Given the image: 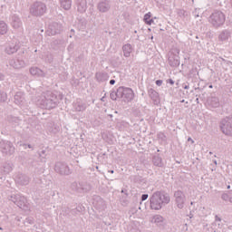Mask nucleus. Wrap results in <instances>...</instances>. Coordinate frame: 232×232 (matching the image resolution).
I'll return each mask as SVG.
<instances>
[{
    "label": "nucleus",
    "instance_id": "1",
    "mask_svg": "<svg viewBox=\"0 0 232 232\" xmlns=\"http://www.w3.org/2000/svg\"><path fill=\"white\" fill-rule=\"evenodd\" d=\"M171 198H169V194L162 191L154 192L150 198V209L154 211H160L166 204L170 202Z\"/></svg>",
    "mask_w": 232,
    "mask_h": 232
},
{
    "label": "nucleus",
    "instance_id": "2",
    "mask_svg": "<svg viewBox=\"0 0 232 232\" xmlns=\"http://www.w3.org/2000/svg\"><path fill=\"white\" fill-rule=\"evenodd\" d=\"M37 104L46 110H53V108H56L57 104H59V99H57L55 94L48 92L44 96L37 100Z\"/></svg>",
    "mask_w": 232,
    "mask_h": 232
},
{
    "label": "nucleus",
    "instance_id": "3",
    "mask_svg": "<svg viewBox=\"0 0 232 232\" xmlns=\"http://www.w3.org/2000/svg\"><path fill=\"white\" fill-rule=\"evenodd\" d=\"M118 95L119 99H122L124 102H131L135 98V93L133 90L126 87H119L118 88Z\"/></svg>",
    "mask_w": 232,
    "mask_h": 232
},
{
    "label": "nucleus",
    "instance_id": "4",
    "mask_svg": "<svg viewBox=\"0 0 232 232\" xmlns=\"http://www.w3.org/2000/svg\"><path fill=\"white\" fill-rule=\"evenodd\" d=\"M209 22L215 28H218L226 23V15L222 11H216L210 15Z\"/></svg>",
    "mask_w": 232,
    "mask_h": 232
},
{
    "label": "nucleus",
    "instance_id": "5",
    "mask_svg": "<svg viewBox=\"0 0 232 232\" xmlns=\"http://www.w3.org/2000/svg\"><path fill=\"white\" fill-rule=\"evenodd\" d=\"M46 13V5L43 2H35L30 7V14L39 17Z\"/></svg>",
    "mask_w": 232,
    "mask_h": 232
},
{
    "label": "nucleus",
    "instance_id": "6",
    "mask_svg": "<svg viewBox=\"0 0 232 232\" xmlns=\"http://www.w3.org/2000/svg\"><path fill=\"white\" fill-rule=\"evenodd\" d=\"M220 130L224 135L232 136V117H227L221 121Z\"/></svg>",
    "mask_w": 232,
    "mask_h": 232
},
{
    "label": "nucleus",
    "instance_id": "7",
    "mask_svg": "<svg viewBox=\"0 0 232 232\" xmlns=\"http://www.w3.org/2000/svg\"><path fill=\"white\" fill-rule=\"evenodd\" d=\"M175 204L178 209H184V206H186V194L182 192V190H177L174 192Z\"/></svg>",
    "mask_w": 232,
    "mask_h": 232
},
{
    "label": "nucleus",
    "instance_id": "8",
    "mask_svg": "<svg viewBox=\"0 0 232 232\" xmlns=\"http://www.w3.org/2000/svg\"><path fill=\"white\" fill-rule=\"evenodd\" d=\"M96 8L100 14H108V12L111 9V0H101Z\"/></svg>",
    "mask_w": 232,
    "mask_h": 232
},
{
    "label": "nucleus",
    "instance_id": "9",
    "mask_svg": "<svg viewBox=\"0 0 232 232\" xmlns=\"http://www.w3.org/2000/svg\"><path fill=\"white\" fill-rule=\"evenodd\" d=\"M54 170L56 173H59L60 175H70L72 174V170H70V168L62 162H56L54 166Z\"/></svg>",
    "mask_w": 232,
    "mask_h": 232
},
{
    "label": "nucleus",
    "instance_id": "10",
    "mask_svg": "<svg viewBox=\"0 0 232 232\" xmlns=\"http://www.w3.org/2000/svg\"><path fill=\"white\" fill-rule=\"evenodd\" d=\"M0 149L2 153H5V155H12L14 151V145L10 141H0Z\"/></svg>",
    "mask_w": 232,
    "mask_h": 232
},
{
    "label": "nucleus",
    "instance_id": "11",
    "mask_svg": "<svg viewBox=\"0 0 232 232\" xmlns=\"http://www.w3.org/2000/svg\"><path fill=\"white\" fill-rule=\"evenodd\" d=\"M62 26L58 23H53L49 25L46 35H57L61 32Z\"/></svg>",
    "mask_w": 232,
    "mask_h": 232
},
{
    "label": "nucleus",
    "instance_id": "12",
    "mask_svg": "<svg viewBox=\"0 0 232 232\" xmlns=\"http://www.w3.org/2000/svg\"><path fill=\"white\" fill-rule=\"evenodd\" d=\"M14 103L17 104V106H20V108H24L25 106H28V103L26 102V100L24 99V94H23V92H17L14 95Z\"/></svg>",
    "mask_w": 232,
    "mask_h": 232
},
{
    "label": "nucleus",
    "instance_id": "13",
    "mask_svg": "<svg viewBox=\"0 0 232 232\" xmlns=\"http://www.w3.org/2000/svg\"><path fill=\"white\" fill-rule=\"evenodd\" d=\"M10 66H13V68H15L16 70H19L21 68H24V66H26V63L21 59H13L10 61Z\"/></svg>",
    "mask_w": 232,
    "mask_h": 232
},
{
    "label": "nucleus",
    "instance_id": "14",
    "mask_svg": "<svg viewBox=\"0 0 232 232\" xmlns=\"http://www.w3.org/2000/svg\"><path fill=\"white\" fill-rule=\"evenodd\" d=\"M11 200H12V202H14V204H16V206H18V208L24 207V198L20 197L19 195L11 196Z\"/></svg>",
    "mask_w": 232,
    "mask_h": 232
},
{
    "label": "nucleus",
    "instance_id": "15",
    "mask_svg": "<svg viewBox=\"0 0 232 232\" xmlns=\"http://www.w3.org/2000/svg\"><path fill=\"white\" fill-rule=\"evenodd\" d=\"M77 10L81 14H84L88 10V2L86 0H77Z\"/></svg>",
    "mask_w": 232,
    "mask_h": 232
},
{
    "label": "nucleus",
    "instance_id": "16",
    "mask_svg": "<svg viewBox=\"0 0 232 232\" xmlns=\"http://www.w3.org/2000/svg\"><path fill=\"white\" fill-rule=\"evenodd\" d=\"M149 96L153 101L154 104H160V96H159V92H157V91L150 89Z\"/></svg>",
    "mask_w": 232,
    "mask_h": 232
},
{
    "label": "nucleus",
    "instance_id": "17",
    "mask_svg": "<svg viewBox=\"0 0 232 232\" xmlns=\"http://www.w3.org/2000/svg\"><path fill=\"white\" fill-rule=\"evenodd\" d=\"M30 73L31 75H34V77H45L46 73L44 72L37 67H31L30 68Z\"/></svg>",
    "mask_w": 232,
    "mask_h": 232
},
{
    "label": "nucleus",
    "instance_id": "18",
    "mask_svg": "<svg viewBox=\"0 0 232 232\" xmlns=\"http://www.w3.org/2000/svg\"><path fill=\"white\" fill-rule=\"evenodd\" d=\"M169 66L177 67L180 64V61L179 60V55L177 54H170L169 56Z\"/></svg>",
    "mask_w": 232,
    "mask_h": 232
},
{
    "label": "nucleus",
    "instance_id": "19",
    "mask_svg": "<svg viewBox=\"0 0 232 232\" xmlns=\"http://www.w3.org/2000/svg\"><path fill=\"white\" fill-rule=\"evenodd\" d=\"M16 182L22 186H27V184L30 182V178H28L26 175L20 174L16 177Z\"/></svg>",
    "mask_w": 232,
    "mask_h": 232
},
{
    "label": "nucleus",
    "instance_id": "20",
    "mask_svg": "<svg viewBox=\"0 0 232 232\" xmlns=\"http://www.w3.org/2000/svg\"><path fill=\"white\" fill-rule=\"evenodd\" d=\"M151 224H156V226H162L164 224V218L160 215H154L150 218Z\"/></svg>",
    "mask_w": 232,
    "mask_h": 232
},
{
    "label": "nucleus",
    "instance_id": "21",
    "mask_svg": "<svg viewBox=\"0 0 232 232\" xmlns=\"http://www.w3.org/2000/svg\"><path fill=\"white\" fill-rule=\"evenodd\" d=\"M11 24L13 28L17 29V28H21V26L23 25V23L21 22V19L19 18V16L13 15Z\"/></svg>",
    "mask_w": 232,
    "mask_h": 232
},
{
    "label": "nucleus",
    "instance_id": "22",
    "mask_svg": "<svg viewBox=\"0 0 232 232\" xmlns=\"http://www.w3.org/2000/svg\"><path fill=\"white\" fill-rule=\"evenodd\" d=\"M122 51L124 57H130L131 55V52H133V47L131 44H127L122 46Z\"/></svg>",
    "mask_w": 232,
    "mask_h": 232
},
{
    "label": "nucleus",
    "instance_id": "23",
    "mask_svg": "<svg viewBox=\"0 0 232 232\" xmlns=\"http://www.w3.org/2000/svg\"><path fill=\"white\" fill-rule=\"evenodd\" d=\"M208 104L212 106V108H218L220 106V100L218 97L212 96L208 99Z\"/></svg>",
    "mask_w": 232,
    "mask_h": 232
},
{
    "label": "nucleus",
    "instance_id": "24",
    "mask_svg": "<svg viewBox=\"0 0 232 232\" xmlns=\"http://www.w3.org/2000/svg\"><path fill=\"white\" fill-rule=\"evenodd\" d=\"M60 5L63 10H70L72 8V0H60Z\"/></svg>",
    "mask_w": 232,
    "mask_h": 232
},
{
    "label": "nucleus",
    "instance_id": "25",
    "mask_svg": "<svg viewBox=\"0 0 232 232\" xmlns=\"http://www.w3.org/2000/svg\"><path fill=\"white\" fill-rule=\"evenodd\" d=\"M8 33V24L5 21H0V35H5Z\"/></svg>",
    "mask_w": 232,
    "mask_h": 232
},
{
    "label": "nucleus",
    "instance_id": "26",
    "mask_svg": "<svg viewBox=\"0 0 232 232\" xmlns=\"http://www.w3.org/2000/svg\"><path fill=\"white\" fill-rule=\"evenodd\" d=\"M231 37V32L225 30L219 34L220 41H227Z\"/></svg>",
    "mask_w": 232,
    "mask_h": 232
},
{
    "label": "nucleus",
    "instance_id": "27",
    "mask_svg": "<svg viewBox=\"0 0 232 232\" xmlns=\"http://www.w3.org/2000/svg\"><path fill=\"white\" fill-rule=\"evenodd\" d=\"M6 53L12 55V53H15L17 52V45L11 44L5 48Z\"/></svg>",
    "mask_w": 232,
    "mask_h": 232
},
{
    "label": "nucleus",
    "instance_id": "28",
    "mask_svg": "<svg viewBox=\"0 0 232 232\" xmlns=\"http://www.w3.org/2000/svg\"><path fill=\"white\" fill-rule=\"evenodd\" d=\"M74 110L76 111H84L86 110V105L81 102L74 103Z\"/></svg>",
    "mask_w": 232,
    "mask_h": 232
},
{
    "label": "nucleus",
    "instance_id": "29",
    "mask_svg": "<svg viewBox=\"0 0 232 232\" xmlns=\"http://www.w3.org/2000/svg\"><path fill=\"white\" fill-rule=\"evenodd\" d=\"M86 24H88V23L86 22V20H82L78 24V28L79 30H81L82 32H84V30H86Z\"/></svg>",
    "mask_w": 232,
    "mask_h": 232
},
{
    "label": "nucleus",
    "instance_id": "30",
    "mask_svg": "<svg viewBox=\"0 0 232 232\" xmlns=\"http://www.w3.org/2000/svg\"><path fill=\"white\" fill-rule=\"evenodd\" d=\"M10 171H12V165L10 164H5L3 166V172L5 174V175H8V173H10Z\"/></svg>",
    "mask_w": 232,
    "mask_h": 232
},
{
    "label": "nucleus",
    "instance_id": "31",
    "mask_svg": "<svg viewBox=\"0 0 232 232\" xmlns=\"http://www.w3.org/2000/svg\"><path fill=\"white\" fill-rule=\"evenodd\" d=\"M153 162H154L155 166L160 167V166H162V158L156 156V157H154Z\"/></svg>",
    "mask_w": 232,
    "mask_h": 232
},
{
    "label": "nucleus",
    "instance_id": "32",
    "mask_svg": "<svg viewBox=\"0 0 232 232\" xmlns=\"http://www.w3.org/2000/svg\"><path fill=\"white\" fill-rule=\"evenodd\" d=\"M214 224L218 227H222V219L218 216H216Z\"/></svg>",
    "mask_w": 232,
    "mask_h": 232
},
{
    "label": "nucleus",
    "instance_id": "33",
    "mask_svg": "<svg viewBox=\"0 0 232 232\" xmlns=\"http://www.w3.org/2000/svg\"><path fill=\"white\" fill-rule=\"evenodd\" d=\"M111 99L112 101H117V99H119V89H117V92H112L111 93Z\"/></svg>",
    "mask_w": 232,
    "mask_h": 232
},
{
    "label": "nucleus",
    "instance_id": "34",
    "mask_svg": "<svg viewBox=\"0 0 232 232\" xmlns=\"http://www.w3.org/2000/svg\"><path fill=\"white\" fill-rule=\"evenodd\" d=\"M7 99V96L5 92L0 91V102H5Z\"/></svg>",
    "mask_w": 232,
    "mask_h": 232
},
{
    "label": "nucleus",
    "instance_id": "35",
    "mask_svg": "<svg viewBox=\"0 0 232 232\" xmlns=\"http://www.w3.org/2000/svg\"><path fill=\"white\" fill-rule=\"evenodd\" d=\"M150 18H151V13H147L144 15L143 21H145V23L147 24L150 21Z\"/></svg>",
    "mask_w": 232,
    "mask_h": 232
},
{
    "label": "nucleus",
    "instance_id": "36",
    "mask_svg": "<svg viewBox=\"0 0 232 232\" xmlns=\"http://www.w3.org/2000/svg\"><path fill=\"white\" fill-rule=\"evenodd\" d=\"M72 189H79V183L73 182V183L72 184Z\"/></svg>",
    "mask_w": 232,
    "mask_h": 232
},
{
    "label": "nucleus",
    "instance_id": "37",
    "mask_svg": "<svg viewBox=\"0 0 232 232\" xmlns=\"http://www.w3.org/2000/svg\"><path fill=\"white\" fill-rule=\"evenodd\" d=\"M9 121H10V122H15L16 124H17V122H19V119H17V118H13Z\"/></svg>",
    "mask_w": 232,
    "mask_h": 232
},
{
    "label": "nucleus",
    "instance_id": "38",
    "mask_svg": "<svg viewBox=\"0 0 232 232\" xmlns=\"http://www.w3.org/2000/svg\"><path fill=\"white\" fill-rule=\"evenodd\" d=\"M141 200L144 201V200H148V194H143L141 196Z\"/></svg>",
    "mask_w": 232,
    "mask_h": 232
},
{
    "label": "nucleus",
    "instance_id": "39",
    "mask_svg": "<svg viewBox=\"0 0 232 232\" xmlns=\"http://www.w3.org/2000/svg\"><path fill=\"white\" fill-rule=\"evenodd\" d=\"M156 84L157 86H162V80H157Z\"/></svg>",
    "mask_w": 232,
    "mask_h": 232
},
{
    "label": "nucleus",
    "instance_id": "40",
    "mask_svg": "<svg viewBox=\"0 0 232 232\" xmlns=\"http://www.w3.org/2000/svg\"><path fill=\"white\" fill-rule=\"evenodd\" d=\"M221 198H222L223 200H227V198H228L227 194H223L222 197H221Z\"/></svg>",
    "mask_w": 232,
    "mask_h": 232
},
{
    "label": "nucleus",
    "instance_id": "41",
    "mask_svg": "<svg viewBox=\"0 0 232 232\" xmlns=\"http://www.w3.org/2000/svg\"><path fill=\"white\" fill-rule=\"evenodd\" d=\"M153 23H154L153 19H150V20H149V21L146 23V24L151 25V24H153Z\"/></svg>",
    "mask_w": 232,
    "mask_h": 232
},
{
    "label": "nucleus",
    "instance_id": "42",
    "mask_svg": "<svg viewBox=\"0 0 232 232\" xmlns=\"http://www.w3.org/2000/svg\"><path fill=\"white\" fill-rule=\"evenodd\" d=\"M188 142H191V144H195V140H193L191 137L188 138Z\"/></svg>",
    "mask_w": 232,
    "mask_h": 232
},
{
    "label": "nucleus",
    "instance_id": "43",
    "mask_svg": "<svg viewBox=\"0 0 232 232\" xmlns=\"http://www.w3.org/2000/svg\"><path fill=\"white\" fill-rule=\"evenodd\" d=\"M169 84H171V85L175 84V82H174L172 79H169Z\"/></svg>",
    "mask_w": 232,
    "mask_h": 232
},
{
    "label": "nucleus",
    "instance_id": "44",
    "mask_svg": "<svg viewBox=\"0 0 232 232\" xmlns=\"http://www.w3.org/2000/svg\"><path fill=\"white\" fill-rule=\"evenodd\" d=\"M110 84H111V85L115 84V80H111Z\"/></svg>",
    "mask_w": 232,
    "mask_h": 232
},
{
    "label": "nucleus",
    "instance_id": "45",
    "mask_svg": "<svg viewBox=\"0 0 232 232\" xmlns=\"http://www.w3.org/2000/svg\"><path fill=\"white\" fill-rule=\"evenodd\" d=\"M184 89H185V90H189V85H185V86H184Z\"/></svg>",
    "mask_w": 232,
    "mask_h": 232
},
{
    "label": "nucleus",
    "instance_id": "46",
    "mask_svg": "<svg viewBox=\"0 0 232 232\" xmlns=\"http://www.w3.org/2000/svg\"><path fill=\"white\" fill-rule=\"evenodd\" d=\"M96 77H97V79H99V77H101V73H97Z\"/></svg>",
    "mask_w": 232,
    "mask_h": 232
},
{
    "label": "nucleus",
    "instance_id": "47",
    "mask_svg": "<svg viewBox=\"0 0 232 232\" xmlns=\"http://www.w3.org/2000/svg\"><path fill=\"white\" fill-rule=\"evenodd\" d=\"M214 164L217 166V164H218V163H217V160H214Z\"/></svg>",
    "mask_w": 232,
    "mask_h": 232
},
{
    "label": "nucleus",
    "instance_id": "48",
    "mask_svg": "<svg viewBox=\"0 0 232 232\" xmlns=\"http://www.w3.org/2000/svg\"><path fill=\"white\" fill-rule=\"evenodd\" d=\"M101 101L104 102V97H102V98L101 99Z\"/></svg>",
    "mask_w": 232,
    "mask_h": 232
},
{
    "label": "nucleus",
    "instance_id": "49",
    "mask_svg": "<svg viewBox=\"0 0 232 232\" xmlns=\"http://www.w3.org/2000/svg\"><path fill=\"white\" fill-rule=\"evenodd\" d=\"M229 202H231V203H232V198H229Z\"/></svg>",
    "mask_w": 232,
    "mask_h": 232
},
{
    "label": "nucleus",
    "instance_id": "50",
    "mask_svg": "<svg viewBox=\"0 0 232 232\" xmlns=\"http://www.w3.org/2000/svg\"><path fill=\"white\" fill-rule=\"evenodd\" d=\"M230 188H231V186L228 185V186H227V189H229Z\"/></svg>",
    "mask_w": 232,
    "mask_h": 232
},
{
    "label": "nucleus",
    "instance_id": "51",
    "mask_svg": "<svg viewBox=\"0 0 232 232\" xmlns=\"http://www.w3.org/2000/svg\"><path fill=\"white\" fill-rule=\"evenodd\" d=\"M190 206H193V201L190 202Z\"/></svg>",
    "mask_w": 232,
    "mask_h": 232
},
{
    "label": "nucleus",
    "instance_id": "52",
    "mask_svg": "<svg viewBox=\"0 0 232 232\" xmlns=\"http://www.w3.org/2000/svg\"><path fill=\"white\" fill-rule=\"evenodd\" d=\"M209 88H213V85H210Z\"/></svg>",
    "mask_w": 232,
    "mask_h": 232
},
{
    "label": "nucleus",
    "instance_id": "53",
    "mask_svg": "<svg viewBox=\"0 0 232 232\" xmlns=\"http://www.w3.org/2000/svg\"><path fill=\"white\" fill-rule=\"evenodd\" d=\"M196 101H197V102H198V99H196Z\"/></svg>",
    "mask_w": 232,
    "mask_h": 232
},
{
    "label": "nucleus",
    "instance_id": "54",
    "mask_svg": "<svg viewBox=\"0 0 232 232\" xmlns=\"http://www.w3.org/2000/svg\"><path fill=\"white\" fill-rule=\"evenodd\" d=\"M28 148H32V146H31V145H28Z\"/></svg>",
    "mask_w": 232,
    "mask_h": 232
},
{
    "label": "nucleus",
    "instance_id": "55",
    "mask_svg": "<svg viewBox=\"0 0 232 232\" xmlns=\"http://www.w3.org/2000/svg\"><path fill=\"white\" fill-rule=\"evenodd\" d=\"M0 230H3V227H0Z\"/></svg>",
    "mask_w": 232,
    "mask_h": 232
},
{
    "label": "nucleus",
    "instance_id": "56",
    "mask_svg": "<svg viewBox=\"0 0 232 232\" xmlns=\"http://www.w3.org/2000/svg\"><path fill=\"white\" fill-rule=\"evenodd\" d=\"M181 102H184V100H182Z\"/></svg>",
    "mask_w": 232,
    "mask_h": 232
},
{
    "label": "nucleus",
    "instance_id": "57",
    "mask_svg": "<svg viewBox=\"0 0 232 232\" xmlns=\"http://www.w3.org/2000/svg\"><path fill=\"white\" fill-rule=\"evenodd\" d=\"M111 173H113V170H111Z\"/></svg>",
    "mask_w": 232,
    "mask_h": 232
}]
</instances>
